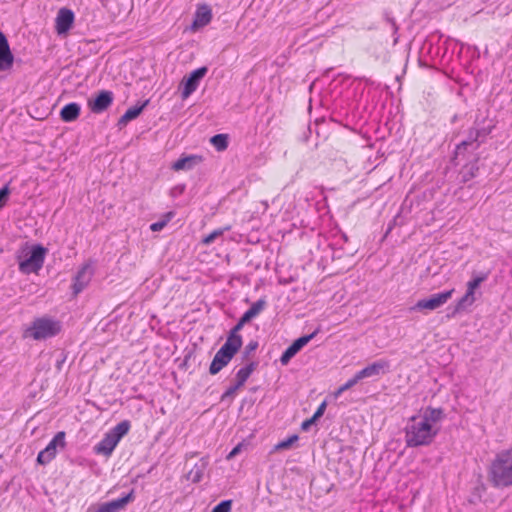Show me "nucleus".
Wrapping results in <instances>:
<instances>
[{
    "label": "nucleus",
    "instance_id": "obj_31",
    "mask_svg": "<svg viewBox=\"0 0 512 512\" xmlns=\"http://www.w3.org/2000/svg\"><path fill=\"white\" fill-rule=\"evenodd\" d=\"M299 440V436L297 434H293L287 439H284L280 442H278L275 446L273 451H280V450H288L290 449L295 442Z\"/></svg>",
    "mask_w": 512,
    "mask_h": 512
},
{
    "label": "nucleus",
    "instance_id": "obj_43",
    "mask_svg": "<svg viewBox=\"0 0 512 512\" xmlns=\"http://www.w3.org/2000/svg\"><path fill=\"white\" fill-rule=\"evenodd\" d=\"M316 421L317 419H314V416L312 415L311 418L306 419L305 421L302 422L301 429L307 431L313 424L316 423Z\"/></svg>",
    "mask_w": 512,
    "mask_h": 512
},
{
    "label": "nucleus",
    "instance_id": "obj_2",
    "mask_svg": "<svg viewBox=\"0 0 512 512\" xmlns=\"http://www.w3.org/2000/svg\"><path fill=\"white\" fill-rule=\"evenodd\" d=\"M62 329V324L49 316L37 317L24 329L23 337L36 341L46 340L57 336Z\"/></svg>",
    "mask_w": 512,
    "mask_h": 512
},
{
    "label": "nucleus",
    "instance_id": "obj_26",
    "mask_svg": "<svg viewBox=\"0 0 512 512\" xmlns=\"http://www.w3.org/2000/svg\"><path fill=\"white\" fill-rule=\"evenodd\" d=\"M475 302V296L473 294H469L468 291L457 301L453 311L448 314L449 317H454L456 314L465 311L468 307H470Z\"/></svg>",
    "mask_w": 512,
    "mask_h": 512
},
{
    "label": "nucleus",
    "instance_id": "obj_27",
    "mask_svg": "<svg viewBox=\"0 0 512 512\" xmlns=\"http://www.w3.org/2000/svg\"><path fill=\"white\" fill-rule=\"evenodd\" d=\"M131 428V423L129 420H123L119 422L115 427L110 429L108 432L114 437V439L119 443L120 440L128 434Z\"/></svg>",
    "mask_w": 512,
    "mask_h": 512
},
{
    "label": "nucleus",
    "instance_id": "obj_33",
    "mask_svg": "<svg viewBox=\"0 0 512 512\" xmlns=\"http://www.w3.org/2000/svg\"><path fill=\"white\" fill-rule=\"evenodd\" d=\"M359 382L358 379H356V375H354L352 378H350L348 381H346L343 385H341L334 393V398H338L343 392L347 391L348 389L352 388Z\"/></svg>",
    "mask_w": 512,
    "mask_h": 512
},
{
    "label": "nucleus",
    "instance_id": "obj_34",
    "mask_svg": "<svg viewBox=\"0 0 512 512\" xmlns=\"http://www.w3.org/2000/svg\"><path fill=\"white\" fill-rule=\"evenodd\" d=\"M205 464L202 463L201 466L195 465L189 472V476L192 479V482L196 483L201 481L203 477Z\"/></svg>",
    "mask_w": 512,
    "mask_h": 512
},
{
    "label": "nucleus",
    "instance_id": "obj_1",
    "mask_svg": "<svg viewBox=\"0 0 512 512\" xmlns=\"http://www.w3.org/2000/svg\"><path fill=\"white\" fill-rule=\"evenodd\" d=\"M406 447L416 448L430 445L438 434V429L426 423L420 416H412L404 428Z\"/></svg>",
    "mask_w": 512,
    "mask_h": 512
},
{
    "label": "nucleus",
    "instance_id": "obj_23",
    "mask_svg": "<svg viewBox=\"0 0 512 512\" xmlns=\"http://www.w3.org/2000/svg\"><path fill=\"white\" fill-rule=\"evenodd\" d=\"M243 344L241 335L228 334L226 342L220 347L223 351L235 356Z\"/></svg>",
    "mask_w": 512,
    "mask_h": 512
},
{
    "label": "nucleus",
    "instance_id": "obj_19",
    "mask_svg": "<svg viewBox=\"0 0 512 512\" xmlns=\"http://www.w3.org/2000/svg\"><path fill=\"white\" fill-rule=\"evenodd\" d=\"M149 99L143 101L142 103H138L135 106H132L126 110V112L119 118L117 126L122 128L128 122L136 119L144 110V108L148 105Z\"/></svg>",
    "mask_w": 512,
    "mask_h": 512
},
{
    "label": "nucleus",
    "instance_id": "obj_51",
    "mask_svg": "<svg viewBox=\"0 0 512 512\" xmlns=\"http://www.w3.org/2000/svg\"><path fill=\"white\" fill-rule=\"evenodd\" d=\"M188 358H189V355L185 356V358H184V364H186V362H187Z\"/></svg>",
    "mask_w": 512,
    "mask_h": 512
},
{
    "label": "nucleus",
    "instance_id": "obj_29",
    "mask_svg": "<svg viewBox=\"0 0 512 512\" xmlns=\"http://www.w3.org/2000/svg\"><path fill=\"white\" fill-rule=\"evenodd\" d=\"M494 125L488 126H479L477 120L475 121V126H473V130L475 132V136L478 137L480 143H484L488 135L493 131Z\"/></svg>",
    "mask_w": 512,
    "mask_h": 512
},
{
    "label": "nucleus",
    "instance_id": "obj_28",
    "mask_svg": "<svg viewBox=\"0 0 512 512\" xmlns=\"http://www.w3.org/2000/svg\"><path fill=\"white\" fill-rule=\"evenodd\" d=\"M210 143L217 151H224L229 144V136L227 134H216L210 138Z\"/></svg>",
    "mask_w": 512,
    "mask_h": 512
},
{
    "label": "nucleus",
    "instance_id": "obj_10",
    "mask_svg": "<svg viewBox=\"0 0 512 512\" xmlns=\"http://www.w3.org/2000/svg\"><path fill=\"white\" fill-rule=\"evenodd\" d=\"M93 274V267L90 264H84L79 268L73 277L72 294L74 297H76L88 286L93 277Z\"/></svg>",
    "mask_w": 512,
    "mask_h": 512
},
{
    "label": "nucleus",
    "instance_id": "obj_38",
    "mask_svg": "<svg viewBox=\"0 0 512 512\" xmlns=\"http://www.w3.org/2000/svg\"><path fill=\"white\" fill-rule=\"evenodd\" d=\"M9 194H10V189H9V186L8 184H6L5 186H3L1 189H0V210L5 206V204L7 203L8 201V197H9Z\"/></svg>",
    "mask_w": 512,
    "mask_h": 512
},
{
    "label": "nucleus",
    "instance_id": "obj_25",
    "mask_svg": "<svg viewBox=\"0 0 512 512\" xmlns=\"http://www.w3.org/2000/svg\"><path fill=\"white\" fill-rule=\"evenodd\" d=\"M267 302L264 298H261L254 302L251 307L244 312L241 316L247 323H249L253 318L258 316L266 307Z\"/></svg>",
    "mask_w": 512,
    "mask_h": 512
},
{
    "label": "nucleus",
    "instance_id": "obj_42",
    "mask_svg": "<svg viewBox=\"0 0 512 512\" xmlns=\"http://www.w3.org/2000/svg\"><path fill=\"white\" fill-rule=\"evenodd\" d=\"M384 19L386 20L387 23H389L391 25L393 32L397 33L398 26L396 24L395 19L393 17H391L389 12H387V11L384 12Z\"/></svg>",
    "mask_w": 512,
    "mask_h": 512
},
{
    "label": "nucleus",
    "instance_id": "obj_5",
    "mask_svg": "<svg viewBox=\"0 0 512 512\" xmlns=\"http://www.w3.org/2000/svg\"><path fill=\"white\" fill-rule=\"evenodd\" d=\"M258 367L257 361H251L245 366L241 367L236 373V381L233 385H231L221 396V401L224 402L227 399H233L237 390L240 389L245 382L248 380L250 375L256 370Z\"/></svg>",
    "mask_w": 512,
    "mask_h": 512
},
{
    "label": "nucleus",
    "instance_id": "obj_11",
    "mask_svg": "<svg viewBox=\"0 0 512 512\" xmlns=\"http://www.w3.org/2000/svg\"><path fill=\"white\" fill-rule=\"evenodd\" d=\"M114 94L110 90H101L93 98L88 100V107L91 112L100 114L107 110L113 103Z\"/></svg>",
    "mask_w": 512,
    "mask_h": 512
},
{
    "label": "nucleus",
    "instance_id": "obj_7",
    "mask_svg": "<svg viewBox=\"0 0 512 512\" xmlns=\"http://www.w3.org/2000/svg\"><path fill=\"white\" fill-rule=\"evenodd\" d=\"M208 72L206 66L199 67L193 70L188 76L184 77L181 82V97L182 99L188 98L198 88L200 81L205 77Z\"/></svg>",
    "mask_w": 512,
    "mask_h": 512
},
{
    "label": "nucleus",
    "instance_id": "obj_48",
    "mask_svg": "<svg viewBox=\"0 0 512 512\" xmlns=\"http://www.w3.org/2000/svg\"><path fill=\"white\" fill-rule=\"evenodd\" d=\"M335 257H337V258H341V257H342V254H341V253H339V252H335V253H334V255H333V258H335Z\"/></svg>",
    "mask_w": 512,
    "mask_h": 512
},
{
    "label": "nucleus",
    "instance_id": "obj_20",
    "mask_svg": "<svg viewBox=\"0 0 512 512\" xmlns=\"http://www.w3.org/2000/svg\"><path fill=\"white\" fill-rule=\"evenodd\" d=\"M476 149H471V147L466 142H460L456 145L453 156L451 158V163L454 166H458L460 160L466 159L468 155H476Z\"/></svg>",
    "mask_w": 512,
    "mask_h": 512
},
{
    "label": "nucleus",
    "instance_id": "obj_39",
    "mask_svg": "<svg viewBox=\"0 0 512 512\" xmlns=\"http://www.w3.org/2000/svg\"><path fill=\"white\" fill-rule=\"evenodd\" d=\"M258 342L255 340L250 341L244 348L242 358L247 359L249 355L258 348Z\"/></svg>",
    "mask_w": 512,
    "mask_h": 512
},
{
    "label": "nucleus",
    "instance_id": "obj_17",
    "mask_svg": "<svg viewBox=\"0 0 512 512\" xmlns=\"http://www.w3.org/2000/svg\"><path fill=\"white\" fill-rule=\"evenodd\" d=\"M233 357L234 356L230 355L229 353L219 349L209 366V373L211 375L218 374L224 367L229 364Z\"/></svg>",
    "mask_w": 512,
    "mask_h": 512
},
{
    "label": "nucleus",
    "instance_id": "obj_14",
    "mask_svg": "<svg viewBox=\"0 0 512 512\" xmlns=\"http://www.w3.org/2000/svg\"><path fill=\"white\" fill-rule=\"evenodd\" d=\"M75 15L71 9L61 8L55 19V28L59 35L66 34L74 23Z\"/></svg>",
    "mask_w": 512,
    "mask_h": 512
},
{
    "label": "nucleus",
    "instance_id": "obj_3",
    "mask_svg": "<svg viewBox=\"0 0 512 512\" xmlns=\"http://www.w3.org/2000/svg\"><path fill=\"white\" fill-rule=\"evenodd\" d=\"M490 478L496 487L512 485V458L504 452L497 455L490 467Z\"/></svg>",
    "mask_w": 512,
    "mask_h": 512
},
{
    "label": "nucleus",
    "instance_id": "obj_15",
    "mask_svg": "<svg viewBox=\"0 0 512 512\" xmlns=\"http://www.w3.org/2000/svg\"><path fill=\"white\" fill-rule=\"evenodd\" d=\"M479 155H474L472 160L462 166L458 173L460 183H467L478 176L479 174Z\"/></svg>",
    "mask_w": 512,
    "mask_h": 512
},
{
    "label": "nucleus",
    "instance_id": "obj_40",
    "mask_svg": "<svg viewBox=\"0 0 512 512\" xmlns=\"http://www.w3.org/2000/svg\"><path fill=\"white\" fill-rule=\"evenodd\" d=\"M245 324H247V322L242 317H240L238 322L230 330L229 334L240 335L239 332L242 330Z\"/></svg>",
    "mask_w": 512,
    "mask_h": 512
},
{
    "label": "nucleus",
    "instance_id": "obj_50",
    "mask_svg": "<svg viewBox=\"0 0 512 512\" xmlns=\"http://www.w3.org/2000/svg\"><path fill=\"white\" fill-rule=\"evenodd\" d=\"M308 138H309L308 134H306V133H305V134H304V137H303V141H307V140H308Z\"/></svg>",
    "mask_w": 512,
    "mask_h": 512
},
{
    "label": "nucleus",
    "instance_id": "obj_41",
    "mask_svg": "<svg viewBox=\"0 0 512 512\" xmlns=\"http://www.w3.org/2000/svg\"><path fill=\"white\" fill-rule=\"evenodd\" d=\"M326 407H327V402L324 400L319 406L318 408L316 409V411L314 412L313 416H314V419H319L321 418L324 413H325V410H326Z\"/></svg>",
    "mask_w": 512,
    "mask_h": 512
},
{
    "label": "nucleus",
    "instance_id": "obj_24",
    "mask_svg": "<svg viewBox=\"0 0 512 512\" xmlns=\"http://www.w3.org/2000/svg\"><path fill=\"white\" fill-rule=\"evenodd\" d=\"M426 423L434 424L444 419L445 414L442 408H433L431 406L424 410L422 416H420Z\"/></svg>",
    "mask_w": 512,
    "mask_h": 512
},
{
    "label": "nucleus",
    "instance_id": "obj_22",
    "mask_svg": "<svg viewBox=\"0 0 512 512\" xmlns=\"http://www.w3.org/2000/svg\"><path fill=\"white\" fill-rule=\"evenodd\" d=\"M81 112V106L76 102H70L60 110V118L64 122H73L78 119Z\"/></svg>",
    "mask_w": 512,
    "mask_h": 512
},
{
    "label": "nucleus",
    "instance_id": "obj_8",
    "mask_svg": "<svg viewBox=\"0 0 512 512\" xmlns=\"http://www.w3.org/2000/svg\"><path fill=\"white\" fill-rule=\"evenodd\" d=\"M454 291V289H450L441 293L433 294L429 298L420 299L411 308V310H435L443 306L452 297Z\"/></svg>",
    "mask_w": 512,
    "mask_h": 512
},
{
    "label": "nucleus",
    "instance_id": "obj_30",
    "mask_svg": "<svg viewBox=\"0 0 512 512\" xmlns=\"http://www.w3.org/2000/svg\"><path fill=\"white\" fill-rule=\"evenodd\" d=\"M488 278V273H481L479 275H476L473 277L472 280H470L467 283V290L469 294H475V290L480 286L482 282H484Z\"/></svg>",
    "mask_w": 512,
    "mask_h": 512
},
{
    "label": "nucleus",
    "instance_id": "obj_6",
    "mask_svg": "<svg viewBox=\"0 0 512 512\" xmlns=\"http://www.w3.org/2000/svg\"><path fill=\"white\" fill-rule=\"evenodd\" d=\"M65 436L66 433L64 431L57 432L48 445L38 453L37 463L40 465H47L50 463L56 457L57 448H65Z\"/></svg>",
    "mask_w": 512,
    "mask_h": 512
},
{
    "label": "nucleus",
    "instance_id": "obj_9",
    "mask_svg": "<svg viewBox=\"0 0 512 512\" xmlns=\"http://www.w3.org/2000/svg\"><path fill=\"white\" fill-rule=\"evenodd\" d=\"M320 329L317 328L312 333L303 335L292 342L280 357V363L283 366L288 365L290 360L304 347L306 346L318 333Z\"/></svg>",
    "mask_w": 512,
    "mask_h": 512
},
{
    "label": "nucleus",
    "instance_id": "obj_16",
    "mask_svg": "<svg viewBox=\"0 0 512 512\" xmlns=\"http://www.w3.org/2000/svg\"><path fill=\"white\" fill-rule=\"evenodd\" d=\"M117 445L118 442L109 432H107L105 433L101 441L94 446L93 450L98 455L109 457L113 453Z\"/></svg>",
    "mask_w": 512,
    "mask_h": 512
},
{
    "label": "nucleus",
    "instance_id": "obj_52",
    "mask_svg": "<svg viewBox=\"0 0 512 512\" xmlns=\"http://www.w3.org/2000/svg\"><path fill=\"white\" fill-rule=\"evenodd\" d=\"M391 229H392V227H391V226H389V228H388V230H387L386 234H388V233L391 231Z\"/></svg>",
    "mask_w": 512,
    "mask_h": 512
},
{
    "label": "nucleus",
    "instance_id": "obj_49",
    "mask_svg": "<svg viewBox=\"0 0 512 512\" xmlns=\"http://www.w3.org/2000/svg\"><path fill=\"white\" fill-rule=\"evenodd\" d=\"M337 244H339V240H336V242H335V243H331V244H330V247H331L332 249H335V248H334V246H335V245H337Z\"/></svg>",
    "mask_w": 512,
    "mask_h": 512
},
{
    "label": "nucleus",
    "instance_id": "obj_4",
    "mask_svg": "<svg viewBox=\"0 0 512 512\" xmlns=\"http://www.w3.org/2000/svg\"><path fill=\"white\" fill-rule=\"evenodd\" d=\"M47 248L41 244L32 246L29 256L23 260H19V270L24 274L37 273L44 264Z\"/></svg>",
    "mask_w": 512,
    "mask_h": 512
},
{
    "label": "nucleus",
    "instance_id": "obj_21",
    "mask_svg": "<svg viewBox=\"0 0 512 512\" xmlns=\"http://www.w3.org/2000/svg\"><path fill=\"white\" fill-rule=\"evenodd\" d=\"M202 157L198 155H188L182 158H179L172 164V169L175 171L180 170H191L197 164L201 163Z\"/></svg>",
    "mask_w": 512,
    "mask_h": 512
},
{
    "label": "nucleus",
    "instance_id": "obj_18",
    "mask_svg": "<svg viewBox=\"0 0 512 512\" xmlns=\"http://www.w3.org/2000/svg\"><path fill=\"white\" fill-rule=\"evenodd\" d=\"M212 19V10L206 5H199L196 9L192 27L200 28L208 25Z\"/></svg>",
    "mask_w": 512,
    "mask_h": 512
},
{
    "label": "nucleus",
    "instance_id": "obj_47",
    "mask_svg": "<svg viewBox=\"0 0 512 512\" xmlns=\"http://www.w3.org/2000/svg\"><path fill=\"white\" fill-rule=\"evenodd\" d=\"M457 120H458V115H457V114H455V115L451 118V123H455Z\"/></svg>",
    "mask_w": 512,
    "mask_h": 512
},
{
    "label": "nucleus",
    "instance_id": "obj_13",
    "mask_svg": "<svg viewBox=\"0 0 512 512\" xmlns=\"http://www.w3.org/2000/svg\"><path fill=\"white\" fill-rule=\"evenodd\" d=\"M14 55L6 35L0 31V70L8 71L13 67Z\"/></svg>",
    "mask_w": 512,
    "mask_h": 512
},
{
    "label": "nucleus",
    "instance_id": "obj_45",
    "mask_svg": "<svg viewBox=\"0 0 512 512\" xmlns=\"http://www.w3.org/2000/svg\"><path fill=\"white\" fill-rule=\"evenodd\" d=\"M339 240H342L343 242H345V243H346V242L348 241V236H347L345 233L340 232V234H339Z\"/></svg>",
    "mask_w": 512,
    "mask_h": 512
},
{
    "label": "nucleus",
    "instance_id": "obj_36",
    "mask_svg": "<svg viewBox=\"0 0 512 512\" xmlns=\"http://www.w3.org/2000/svg\"><path fill=\"white\" fill-rule=\"evenodd\" d=\"M172 215H173L172 212H169L166 215V219L152 223L150 226V229L153 232L161 231L167 225V223L170 221Z\"/></svg>",
    "mask_w": 512,
    "mask_h": 512
},
{
    "label": "nucleus",
    "instance_id": "obj_44",
    "mask_svg": "<svg viewBox=\"0 0 512 512\" xmlns=\"http://www.w3.org/2000/svg\"><path fill=\"white\" fill-rule=\"evenodd\" d=\"M241 449H242V444H238V445H236V446H235V447H234V448L229 452V454L227 455V457H226V458H227V460H231V459H233L237 454H239V453H240Z\"/></svg>",
    "mask_w": 512,
    "mask_h": 512
},
{
    "label": "nucleus",
    "instance_id": "obj_37",
    "mask_svg": "<svg viewBox=\"0 0 512 512\" xmlns=\"http://www.w3.org/2000/svg\"><path fill=\"white\" fill-rule=\"evenodd\" d=\"M232 507V500H223L218 503L211 512H230Z\"/></svg>",
    "mask_w": 512,
    "mask_h": 512
},
{
    "label": "nucleus",
    "instance_id": "obj_12",
    "mask_svg": "<svg viewBox=\"0 0 512 512\" xmlns=\"http://www.w3.org/2000/svg\"><path fill=\"white\" fill-rule=\"evenodd\" d=\"M389 368H390V362L385 359H380L378 361H375V362L367 365L360 371L356 372L355 373L356 379L361 381L362 379H365V378L376 377V376L387 373L389 371Z\"/></svg>",
    "mask_w": 512,
    "mask_h": 512
},
{
    "label": "nucleus",
    "instance_id": "obj_35",
    "mask_svg": "<svg viewBox=\"0 0 512 512\" xmlns=\"http://www.w3.org/2000/svg\"><path fill=\"white\" fill-rule=\"evenodd\" d=\"M462 142H466L471 147V149H476V150H478V148L481 145L478 137L475 136V132L472 127L468 131L467 138L465 140H463Z\"/></svg>",
    "mask_w": 512,
    "mask_h": 512
},
{
    "label": "nucleus",
    "instance_id": "obj_46",
    "mask_svg": "<svg viewBox=\"0 0 512 512\" xmlns=\"http://www.w3.org/2000/svg\"><path fill=\"white\" fill-rule=\"evenodd\" d=\"M504 453H505L507 456H509V457H511V458H512V448H511V449H509V450L504 451Z\"/></svg>",
    "mask_w": 512,
    "mask_h": 512
},
{
    "label": "nucleus",
    "instance_id": "obj_32",
    "mask_svg": "<svg viewBox=\"0 0 512 512\" xmlns=\"http://www.w3.org/2000/svg\"><path fill=\"white\" fill-rule=\"evenodd\" d=\"M230 230V226H226L224 228H219V229H216L214 231H212L211 233H209L208 235H206L203 239H202V244L204 245H210L211 243H213L217 238L221 237L225 231H229Z\"/></svg>",
    "mask_w": 512,
    "mask_h": 512
}]
</instances>
